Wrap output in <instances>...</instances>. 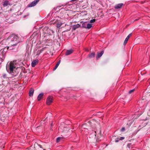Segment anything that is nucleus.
Returning a JSON list of instances; mask_svg holds the SVG:
<instances>
[{
    "mask_svg": "<svg viewBox=\"0 0 150 150\" xmlns=\"http://www.w3.org/2000/svg\"><path fill=\"white\" fill-rule=\"evenodd\" d=\"M6 70L9 74L12 76L11 78L17 76L18 74L16 64L14 61L11 62L9 64H7Z\"/></svg>",
    "mask_w": 150,
    "mask_h": 150,
    "instance_id": "1",
    "label": "nucleus"
},
{
    "mask_svg": "<svg viewBox=\"0 0 150 150\" xmlns=\"http://www.w3.org/2000/svg\"><path fill=\"white\" fill-rule=\"evenodd\" d=\"M91 127L94 129L92 133L94 138L96 136V134L98 133L100 136H101L100 127L98 122L95 120H93L91 122Z\"/></svg>",
    "mask_w": 150,
    "mask_h": 150,
    "instance_id": "2",
    "label": "nucleus"
},
{
    "mask_svg": "<svg viewBox=\"0 0 150 150\" xmlns=\"http://www.w3.org/2000/svg\"><path fill=\"white\" fill-rule=\"evenodd\" d=\"M7 51L6 48H5L0 50V61L1 62L4 60Z\"/></svg>",
    "mask_w": 150,
    "mask_h": 150,
    "instance_id": "3",
    "label": "nucleus"
},
{
    "mask_svg": "<svg viewBox=\"0 0 150 150\" xmlns=\"http://www.w3.org/2000/svg\"><path fill=\"white\" fill-rule=\"evenodd\" d=\"M19 46V44L16 43H11V45L8 47L6 48L7 50H13L14 51H17L18 50Z\"/></svg>",
    "mask_w": 150,
    "mask_h": 150,
    "instance_id": "4",
    "label": "nucleus"
},
{
    "mask_svg": "<svg viewBox=\"0 0 150 150\" xmlns=\"http://www.w3.org/2000/svg\"><path fill=\"white\" fill-rule=\"evenodd\" d=\"M11 42L12 43H16L19 44V41L17 40L18 39V38L17 35H13L11 36Z\"/></svg>",
    "mask_w": 150,
    "mask_h": 150,
    "instance_id": "5",
    "label": "nucleus"
},
{
    "mask_svg": "<svg viewBox=\"0 0 150 150\" xmlns=\"http://www.w3.org/2000/svg\"><path fill=\"white\" fill-rule=\"evenodd\" d=\"M39 1V0H36L31 2L28 5V7H31L35 6Z\"/></svg>",
    "mask_w": 150,
    "mask_h": 150,
    "instance_id": "6",
    "label": "nucleus"
},
{
    "mask_svg": "<svg viewBox=\"0 0 150 150\" xmlns=\"http://www.w3.org/2000/svg\"><path fill=\"white\" fill-rule=\"evenodd\" d=\"M52 96H48L47 99L46 103L47 105H50L52 102Z\"/></svg>",
    "mask_w": 150,
    "mask_h": 150,
    "instance_id": "7",
    "label": "nucleus"
},
{
    "mask_svg": "<svg viewBox=\"0 0 150 150\" xmlns=\"http://www.w3.org/2000/svg\"><path fill=\"white\" fill-rule=\"evenodd\" d=\"M38 59H36L33 60L31 63V65L33 67H34L38 63Z\"/></svg>",
    "mask_w": 150,
    "mask_h": 150,
    "instance_id": "8",
    "label": "nucleus"
},
{
    "mask_svg": "<svg viewBox=\"0 0 150 150\" xmlns=\"http://www.w3.org/2000/svg\"><path fill=\"white\" fill-rule=\"evenodd\" d=\"M73 52V50L71 49L69 50H67L65 53V55L66 56L72 53Z\"/></svg>",
    "mask_w": 150,
    "mask_h": 150,
    "instance_id": "9",
    "label": "nucleus"
},
{
    "mask_svg": "<svg viewBox=\"0 0 150 150\" xmlns=\"http://www.w3.org/2000/svg\"><path fill=\"white\" fill-rule=\"evenodd\" d=\"M80 23H82V25L81 27L82 28H86L87 24V22H83V21H81Z\"/></svg>",
    "mask_w": 150,
    "mask_h": 150,
    "instance_id": "10",
    "label": "nucleus"
},
{
    "mask_svg": "<svg viewBox=\"0 0 150 150\" xmlns=\"http://www.w3.org/2000/svg\"><path fill=\"white\" fill-rule=\"evenodd\" d=\"M104 53V51H102L100 52H98L97 54V55L96 56V59H98V58H99Z\"/></svg>",
    "mask_w": 150,
    "mask_h": 150,
    "instance_id": "11",
    "label": "nucleus"
},
{
    "mask_svg": "<svg viewBox=\"0 0 150 150\" xmlns=\"http://www.w3.org/2000/svg\"><path fill=\"white\" fill-rule=\"evenodd\" d=\"M123 5V4L122 3H120L117 4L115 6V8L116 9L120 8H121Z\"/></svg>",
    "mask_w": 150,
    "mask_h": 150,
    "instance_id": "12",
    "label": "nucleus"
},
{
    "mask_svg": "<svg viewBox=\"0 0 150 150\" xmlns=\"http://www.w3.org/2000/svg\"><path fill=\"white\" fill-rule=\"evenodd\" d=\"M132 35V33H130L129 34L128 36L126 37V39L124 41V45H125L126 43H127V42L129 38Z\"/></svg>",
    "mask_w": 150,
    "mask_h": 150,
    "instance_id": "13",
    "label": "nucleus"
},
{
    "mask_svg": "<svg viewBox=\"0 0 150 150\" xmlns=\"http://www.w3.org/2000/svg\"><path fill=\"white\" fill-rule=\"evenodd\" d=\"M34 90L33 88H30V89L29 93V95L30 96H32L33 93H34Z\"/></svg>",
    "mask_w": 150,
    "mask_h": 150,
    "instance_id": "14",
    "label": "nucleus"
},
{
    "mask_svg": "<svg viewBox=\"0 0 150 150\" xmlns=\"http://www.w3.org/2000/svg\"><path fill=\"white\" fill-rule=\"evenodd\" d=\"M80 27H81V25L79 24L78 23L74 25L73 27V29L74 30H75L77 28H78Z\"/></svg>",
    "mask_w": 150,
    "mask_h": 150,
    "instance_id": "15",
    "label": "nucleus"
},
{
    "mask_svg": "<svg viewBox=\"0 0 150 150\" xmlns=\"http://www.w3.org/2000/svg\"><path fill=\"white\" fill-rule=\"evenodd\" d=\"M8 5H10V4L9 3L8 1L6 0L3 2V5L4 7H6Z\"/></svg>",
    "mask_w": 150,
    "mask_h": 150,
    "instance_id": "16",
    "label": "nucleus"
},
{
    "mask_svg": "<svg viewBox=\"0 0 150 150\" xmlns=\"http://www.w3.org/2000/svg\"><path fill=\"white\" fill-rule=\"evenodd\" d=\"M44 93H41L39 94L38 97V101H40L41 99L42 98L43 96Z\"/></svg>",
    "mask_w": 150,
    "mask_h": 150,
    "instance_id": "17",
    "label": "nucleus"
},
{
    "mask_svg": "<svg viewBox=\"0 0 150 150\" xmlns=\"http://www.w3.org/2000/svg\"><path fill=\"white\" fill-rule=\"evenodd\" d=\"M86 130H88V129L86 127V125L85 124H83L82 126V130L86 131Z\"/></svg>",
    "mask_w": 150,
    "mask_h": 150,
    "instance_id": "18",
    "label": "nucleus"
},
{
    "mask_svg": "<svg viewBox=\"0 0 150 150\" xmlns=\"http://www.w3.org/2000/svg\"><path fill=\"white\" fill-rule=\"evenodd\" d=\"M124 137H121L120 138H117L115 140V142H118L120 140H122L124 139Z\"/></svg>",
    "mask_w": 150,
    "mask_h": 150,
    "instance_id": "19",
    "label": "nucleus"
},
{
    "mask_svg": "<svg viewBox=\"0 0 150 150\" xmlns=\"http://www.w3.org/2000/svg\"><path fill=\"white\" fill-rule=\"evenodd\" d=\"M95 55V53L93 52V53H91L89 54L88 55V57L90 58H92L94 57Z\"/></svg>",
    "mask_w": 150,
    "mask_h": 150,
    "instance_id": "20",
    "label": "nucleus"
},
{
    "mask_svg": "<svg viewBox=\"0 0 150 150\" xmlns=\"http://www.w3.org/2000/svg\"><path fill=\"white\" fill-rule=\"evenodd\" d=\"M61 61L60 60H59L57 63V64H56L54 68L53 69L54 70H56L58 66H59V64L60 63Z\"/></svg>",
    "mask_w": 150,
    "mask_h": 150,
    "instance_id": "21",
    "label": "nucleus"
},
{
    "mask_svg": "<svg viewBox=\"0 0 150 150\" xmlns=\"http://www.w3.org/2000/svg\"><path fill=\"white\" fill-rule=\"evenodd\" d=\"M92 27V25L91 24L89 23H87L86 28L88 29H90Z\"/></svg>",
    "mask_w": 150,
    "mask_h": 150,
    "instance_id": "22",
    "label": "nucleus"
},
{
    "mask_svg": "<svg viewBox=\"0 0 150 150\" xmlns=\"http://www.w3.org/2000/svg\"><path fill=\"white\" fill-rule=\"evenodd\" d=\"M62 139V137H58L57 139V142H59L60 140L61 139Z\"/></svg>",
    "mask_w": 150,
    "mask_h": 150,
    "instance_id": "23",
    "label": "nucleus"
},
{
    "mask_svg": "<svg viewBox=\"0 0 150 150\" xmlns=\"http://www.w3.org/2000/svg\"><path fill=\"white\" fill-rule=\"evenodd\" d=\"M2 77L3 78L5 79L7 78V75L6 74L4 73L2 75Z\"/></svg>",
    "mask_w": 150,
    "mask_h": 150,
    "instance_id": "24",
    "label": "nucleus"
},
{
    "mask_svg": "<svg viewBox=\"0 0 150 150\" xmlns=\"http://www.w3.org/2000/svg\"><path fill=\"white\" fill-rule=\"evenodd\" d=\"M62 25V23H57V28H59L61 27V26Z\"/></svg>",
    "mask_w": 150,
    "mask_h": 150,
    "instance_id": "25",
    "label": "nucleus"
},
{
    "mask_svg": "<svg viewBox=\"0 0 150 150\" xmlns=\"http://www.w3.org/2000/svg\"><path fill=\"white\" fill-rule=\"evenodd\" d=\"M134 91H135V89H133L130 90V91H129L128 93L129 94H130V93H132L134 92Z\"/></svg>",
    "mask_w": 150,
    "mask_h": 150,
    "instance_id": "26",
    "label": "nucleus"
},
{
    "mask_svg": "<svg viewBox=\"0 0 150 150\" xmlns=\"http://www.w3.org/2000/svg\"><path fill=\"white\" fill-rule=\"evenodd\" d=\"M95 21H96L95 19H93L91 20L90 21V22L91 23H93Z\"/></svg>",
    "mask_w": 150,
    "mask_h": 150,
    "instance_id": "27",
    "label": "nucleus"
},
{
    "mask_svg": "<svg viewBox=\"0 0 150 150\" xmlns=\"http://www.w3.org/2000/svg\"><path fill=\"white\" fill-rule=\"evenodd\" d=\"M125 130V127H122L121 130V131H122V132H123Z\"/></svg>",
    "mask_w": 150,
    "mask_h": 150,
    "instance_id": "28",
    "label": "nucleus"
},
{
    "mask_svg": "<svg viewBox=\"0 0 150 150\" xmlns=\"http://www.w3.org/2000/svg\"><path fill=\"white\" fill-rule=\"evenodd\" d=\"M78 0H71L70 1L71 2H74L75 1H77Z\"/></svg>",
    "mask_w": 150,
    "mask_h": 150,
    "instance_id": "29",
    "label": "nucleus"
},
{
    "mask_svg": "<svg viewBox=\"0 0 150 150\" xmlns=\"http://www.w3.org/2000/svg\"><path fill=\"white\" fill-rule=\"evenodd\" d=\"M126 65H128V64H127V63H126V64H125Z\"/></svg>",
    "mask_w": 150,
    "mask_h": 150,
    "instance_id": "30",
    "label": "nucleus"
},
{
    "mask_svg": "<svg viewBox=\"0 0 150 150\" xmlns=\"http://www.w3.org/2000/svg\"><path fill=\"white\" fill-rule=\"evenodd\" d=\"M60 127H59V129H58L59 130H60Z\"/></svg>",
    "mask_w": 150,
    "mask_h": 150,
    "instance_id": "31",
    "label": "nucleus"
},
{
    "mask_svg": "<svg viewBox=\"0 0 150 150\" xmlns=\"http://www.w3.org/2000/svg\"><path fill=\"white\" fill-rule=\"evenodd\" d=\"M45 121V120H42V121L43 122H44Z\"/></svg>",
    "mask_w": 150,
    "mask_h": 150,
    "instance_id": "32",
    "label": "nucleus"
},
{
    "mask_svg": "<svg viewBox=\"0 0 150 150\" xmlns=\"http://www.w3.org/2000/svg\"><path fill=\"white\" fill-rule=\"evenodd\" d=\"M96 141H97V142H98V140H97V139H96Z\"/></svg>",
    "mask_w": 150,
    "mask_h": 150,
    "instance_id": "33",
    "label": "nucleus"
}]
</instances>
